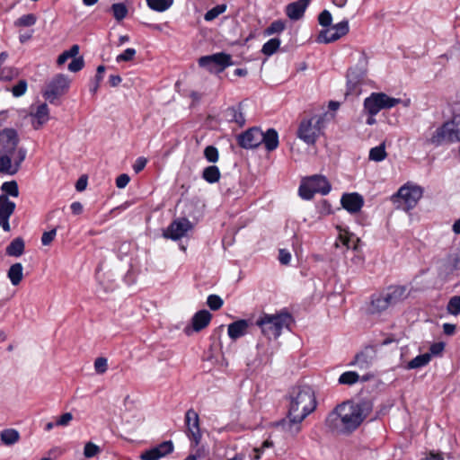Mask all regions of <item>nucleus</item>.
<instances>
[{
  "mask_svg": "<svg viewBox=\"0 0 460 460\" xmlns=\"http://www.w3.org/2000/svg\"><path fill=\"white\" fill-rule=\"evenodd\" d=\"M101 452L100 447L93 442H87L84 447V455L86 458H92Z\"/></svg>",
  "mask_w": 460,
  "mask_h": 460,
  "instance_id": "obj_51",
  "label": "nucleus"
},
{
  "mask_svg": "<svg viewBox=\"0 0 460 460\" xmlns=\"http://www.w3.org/2000/svg\"><path fill=\"white\" fill-rule=\"evenodd\" d=\"M223 304V299L217 295H209L207 298V305L213 311L220 309Z\"/></svg>",
  "mask_w": 460,
  "mask_h": 460,
  "instance_id": "obj_49",
  "label": "nucleus"
},
{
  "mask_svg": "<svg viewBox=\"0 0 460 460\" xmlns=\"http://www.w3.org/2000/svg\"><path fill=\"white\" fill-rule=\"evenodd\" d=\"M386 155L385 146L383 143L370 149L368 158L371 161L381 162L385 159Z\"/></svg>",
  "mask_w": 460,
  "mask_h": 460,
  "instance_id": "obj_37",
  "label": "nucleus"
},
{
  "mask_svg": "<svg viewBox=\"0 0 460 460\" xmlns=\"http://www.w3.org/2000/svg\"><path fill=\"white\" fill-rule=\"evenodd\" d=\"M250 326L249 320L240 319L230 323L227 327V334L233 341L244 336L247 333V330Z\"/></svg>",
  "mask_w": 460,
  "mask_h": 460,
  "instance_id": "obj_22",
  "label": "nucleus"
},
{
  "mask_svg": "<svg viewBox=\"0 0 460 460\" xmlns=\"http://www.w3.org/2000/svg\"><path fill=\"white\" fill-rule=\"evenodd\" d=\"M341 240H342V243L343 244L348 248V249H353V250H356L357 249V243L359 241V239L358 238H355L353 236L351 237H341Z\"/></svg>",
  "mask_w": 460,
  "mask_h": 460,
  "instance_id": "obj_64",
  "label": "nucleus"
},
{
  "mask_svg": "<svg viewBox=\"0 0 460 460\" xmlns=\"http://www.w3.org/2000/svg\"><path fill=\"white\" fill-rule=\"evenodd\" d=\"M292 323L293 317L286 310L273 314L264 313L256 320V325L260 327L262 335L269 340L278 339L283 329H289Z\"/></svg>",
  "mask_w": 460,
  "mask_h": 460,
  "instance_id": "obj_3",
  "label": "nucleus"
},
{
  "mask_svg": "<svg viewBox=\"0 0 460 460\" xmlns=\"http://www.w3.org/2000/svg\"><path fill=\"white\" fill-rule=\"evenodd\" d=\"M226 10V4H217L216 6H214L213 8H211L210 10H208L205 15H204V19L207 21V22H210V21H213L214 19H216L218 15H220L221 13H223Z\"/></svg>",
  "mask_w": 460,
  "mask_h": 460,
  "instance_id": "obj_47",
  "label": "nucleus"
},
{
  "mask_svg": "<svg viewBox=\"0 0 460 460\" xmlns=\"http://www.w3.org/2000/svg\"><path fill=\"white\" fill-rule=\"evenodd\" d=\"M444 349L445 343L443 341L434 342L430 345L429 352L428 354H430V358L432 356H439L442 354Z\"/></svg>",
  "mask_w": 460,
  "mask_h": 460,
  "instance_id": "obj_58",
  "label": "nucleus"
},
{
  "mask_svg": "<svg viewBox=\"0 0 460 460\" xmlns=\"http://www.w3.org/2000/svg\"><path fill=\"white\" fill-rule=\"evenodd\" d=\"M185 425L187 436L194 447H197L201 440L199 414L191 408L185 413Z\"/></svg>",
  "mask_w": 460,
  "mask_h": 460,
  "instance_id": "obj_12",
  "label": "nucleus"
},
{
  "mask_svg": "<svg viewBox=\"0 0 460 460\" xmlns=\"http://www.w3.org/2000/svg\"><path fill=\"white\" fill-rule=\"evenodd\" d=\"M383 291L392 306L401 303L410 295V290L406 285H391Z\"/></svg>",
  "mask_w": 460,
  "mask_h": 460,
  "instance_id": "obj_18",
  "label": "nucleus"
},
{
  "mask_svg": "<svg viewBox=\"0 0 460 460\" xmlns=\"http://www.w3.org/2000/svg\"><path fill=\"white\" fill-rule=\"evenodd\" d=\"M359 380V376L355 371H346L342 373L339 377V383L341 385H352Z\"/></svg>",
  "mask_w": 460,
  "mask_h": 460,
  "instance_id": "obj_39",
  "label": "nucleus"
},
{
  "mask_svg": "<svg viewBox=\"0 0 460 460\" xmlns=\"http://www.w3.org/2000/svg\"><path fill=\"white\" fill-rule=\"evenodd\" d=\"M84 66V60L83 57L75 58L68 65V70L73 73L79 72Z\"/></svg>",
  "mask_w": 460,
  "mask_h": 460,
  "instance_id": "obj_57",
  "label": "nucleus"
},
{
  "mask_svg": "<svg viewBox=\"0 0 460 460\" xmlns=\"http://www.w3.org/2000/svg\"><path fill=\"white\" fill-rule=\"evenodd\" d=\"M423 188L411 183H406L402 185L396 194L393 196V199H401L407 210L412 209L416 207L419 200L422 198Z\"/></svg>",
  "mask_w": 460,
  "mask_h": 460,
  "instance_id": "obj_8",
  "label": "nucleus"
},
{
  "mask_svg": "<svg viewBox=\"0 0 460 460\" xmlns=\"http://www.w3.org/2000/svg\"><path fill=\"white\" fill-rule=\"evenodd\" d=\"M212 318V314L206 309L198 311L191 319L192 328L195 332H200L206 328Z\"/></svg>",
  "mask_w": 460,
  "mask_h": 460,
  "instance_id": "obj_24",
  "label": "nucleus"
},
{
  "mask_svg": "<svg viewBox=\"0 0 460 460\" xmlns=\"http://www.w3.org/2000/svg\"><path fill=\"white\" fill-rule=\"evenodd\" d=\"M198 63L210 73H221L233 65L231 55L225 52L200 57Z\"/></svg>",
  "mask_w": 460,
  "mask_h": 460,
  "instance_id": "obj_7",
  "label": "nucleus"
},
{
  "mask_svg": "<svg viewBox=\"0 0 460 460\" xmlns=\"http://www.w3.org/2000/svg\"><path fill=\"white\" fill-rule=\"evenodd\" d=\"M373 403L369 400L346 401L338 404L326 417V428L337 434L354 432L369 416Z\"/></svg>",
  "mask_w": 460,
  "mask_h": 460,
  "instance_id": "obj_1",
  "label": "nucleus"
},
{
  "mask_svg": "<svg viewBox=\"0 0 460 460\" xmlns=\"http://www.w3.org/2000/svg\"><path fill=\"white\" fill-rule=\"evenodd\" d=\"M376 351L372 347H367L355 355L354 360L349 366H357L360 369L369 368L376 359Z\"/></svg>",
  "mask_w": 460,
  "mask_h": 460,
  "instance_id": "obj_19",
  "label": "nucleus"
},
{
  "mask_svg": "<svg viewBox=\"0 0 460 460\" xmlns=\"http://www.w3.org/2000/svg\"><path fill=\"white\" fill-rule=\"evenodd\" d=\"M31 116L34 119L32 121L33 128L39 129L49 119V111L46 103L40 104L34 112L31 113Z\"/></svg>",
  "mask_w": 460,
  "mask_h": 460,
  "instance_id": "obj_23",
  "label": "nucleus"
},
{
  "mask_svg": "<svg viewBox=\"0 0 460 460\" xmlns=\"http://www.w3.org/2000/svg\"><path fill=\"white\" fill-rule=\"evenodd\" d=\"M108 369V360L106 358L99 357L94 361V370L97 374H104Z\"/></svg>",
  "mask_w": 460,
  "mask_h": 460,
  "instance_id": "obj_55",
  "label": "nucleus"
},
{
  "mask_svg": "<svg viewBox=\"0 0 460 460\" xmlns=\"http://www.w3.org/2000/svg\"><path fill=\"white\" fill-rule=\"evenodd\" d=\"M69 86L68 78L63 74H58L47 84L46 90L43 92V97L53 103L59 96H61Z\"/></svg>",
  "mask_w": 460,
  "mask_h": 460,
  "instance_id": "obj_10",
  "label": "nucleus"
},
{
  "mask_svg": "<svg viewBox=\"0 0 460 460\" xmlns=\"http://www.w3.org/2000/svg\"><path fill=\"white\" fill-rule=\"evenodd\" d=\"M1 190L3 192H4V195H6L7 197H8V195L14 197V198L19 196V188H18V184L15 181H10L4 182L2 184Z\"/></svg>",
  "mask_w": 460,
  "mask_h": 460,
  "instance_id": "obj_41",
  "label": "nucleus"
},
{
  "mask_svg": "<svg viewBox=\"0 0 460 460\" xmlns=\"http://www.w3.org/2000/svg\"><path fill=\"white\" fill-rule=\"evenodd\" d=\"M113 16L117 21L123 20L128 14L127 6L123 3H116L111 5Z\"/></svg>",
  "mask_w": 460,
  "mask_h": 460,
  "instance_id": "obj_43",
  "label": "nucleus"
},
{
  "mask_svg": "<svg viewBox=\"0 0 460 460\" xmlns=\"http://www.w3.org/2000/svg\"><path fill=\"white\" fill-rule=\"evenodd\" d=\"M261 130L252 127L237 137L238 145L244 149H253L261 144Z\"/></svg>",
  "mask_w": 460,
  "mask_h": 460,
  "instance_id": "obj_15",
  "label": "nucleus"
},
{
  "mask_svg": "<svg viewBox=\"0 0 460 460\" xmlns=\"http://www.w3.org/2000/svg\"><path fill=\"white\" fill-rule=\"evenodd\" d=\"M390 306L392 305L388 302L386 295L384 291H381L371 296L368 311L372 314H380L388 309Z\"/></svg>",
  "mask_w": 460,
  "mask_h": 460,
  "instance_id": "obj_20",
  "label": "nucleus"
},
{
  "mask_svg": "<svg viewBox=\"0 0 460 460\" xmlns=\"http://www.w3.org/2000/svg\"><path fill=\"white\" fill-rule=\"evenodd\" d=\"M37 22V17L34 13H27L22 15L14 22L15 27H31Z\"/></svg>",
  "mask_w": 460,
  "mask_h": 460,
  "instance_id": "obj_38",
  "label": "nucleus"
},
{
  "mask_svg": "<svg viewBox=\"0 0 460 460\" xmlns=\"http://www.w3.org/2000/svg\"><path fill=\"white\" fill-rule=\"evenodd\" d=\"M24 249V240L22 237H16L7 245L5 252L8 256L20 257L23 254Z\"/></svg>",
  "mask_w": 460,
  "mask_h": 460,
  "instance_id": "obj_28",
  "label": "nucleus"
},
{
  "mask_svg": "<svg viewBox=\"0 0 460 460\" xmlns=\"http://www.w3.org/2000/svg\"><path fill=\"white\" fill-rule=\"evenodd\" d=\"M22 270L23 267L20 262H16L9 268L7 276L13 286H17L21 283L23 276Z\"/></svg>",
  "mask_w": 460,
  "mask_h": 460,
  "instance_id": "obj_31",
  "label": "nucleus"
},
{
  "mask_svg": "<svg viewBox=\"0 0 460 460\" xmlns=\"http://www.w3.org/2000/svg\"><path fill=\"white\" fill-rule=\"evenodd\" d=\"M281 40L279 38H272L265 42L261 48V53L267 57L272 56L277 52Z\"/></svg>",
  "mask_w": 460,
  "mask_h": 460,
  "instance_id": "obj_35",
  "label": "nucleus"
},
{
  "mask_svg": "<svg viewBox=\"0 0 460 460\" xmlns=\"http://www.w3.org/2000/svg\"><path fill=\"white\" fill-rule=\"evenodd\" d=\"M130 181V177L127 173L119 175L116 179V186L119 189L125 188Z\"/></svg>",
  "mask_w": 460,
  "mask_h": 460,
  "instance_id": "obj_63",
  "label": "nucleus"
},
{
  "mask_svg": "<svg viewBox=\"0 0 460 460\" xmlns=\"http://www.w3.org/2000/svg\"><path fill=\"white\" fill-rule=\"evenodd\" d=\"M202 179L209 184L217 182L220 180V170L217 165H209L203 169Z\"/></svg>",
  "mask_w": 460,
  "mask_h": 460,
  "instance_id": "obj_29",
  "label": "nucleus"
},
{
  "mask_svg": "<svg viewBox=\"0 0 460 460\" xmlns=\"http://www.w3.org/2000/svg\"><path fill=\"white\" fill-rule=\"evenodd\" d=\"M147 164V159L144 156H139L136 159L134 164H133V170L136 173H139L141 171L144 170Z\"/></svg>",
  "mask_w": 460,
  "mask_h": 460,
  "instance_id": "obj_60",
  "label": "nucleus"
},
{
  "mask_svg": "<svg viewBox=\"0 0 460 460\" xmlns=\"http://www.w3.org/2000/svg\"><path fill=\"white\" fill-rule=\"evenodd\" d=\"M136 53L137 51L135 49L128 48L125 49L121 54L117 56L116 61L118 63L131 61L134 58Z\"/></svg>",
  "mask_w": 460,
  "mask_h": 460,
  "instance_id": "obj_52",
  "label": "nucleus"
},
{
  "mask_svg": "<svg viewBox=\"0 0 460 460\" xmlns=\"http://www.w3.org/2000/svg\"><path fill=\"white\" fill-rule=\"evenodd\" d=\"M291 254L286 249H280L279 252V261L283 265H288L290 262Z\"/></svg>",
  "mask_w": 460,
  "mask_h": 460,
  "instance_id": "obj_62",
  "label": "nucleus"
},
{
  "mask_svg": "<svg viewBox=\"0 0 460 460\" xmlns=\"http://www.w3.org/2000/svg\"><path fill=\"white\" fill-rule=\"evenodd\" d=\"M288 420L283 419L277 422L283 430L292 435L300 431L299 424L316 408L314 390L309 385H297L289 393Z\"/></svg>",
  "mask_w": 460,
  "mask_h": 460,
  "instance_id": "obj_2",
  "label": "nucleus"
},
{
  "mask_svg": "<svg viewBox=\"0 0 460 460\" xmlns=\"http://www.w3.org/2000/svg\"><path fill=\"white\" fill-rule=\"evenodd\" d=\"M15 203L6 195H0V218L10 217L15 210Z\"/></svg>",
  "mask_w": 460,
  "mask_h": 460,
  "instance_id": "obj_30",
  "label": "nucleus"
},
{
  "mask_svg": "<svg viewBox=\"0 0 460 460\" xmlns=\"http://www.w3.org/2000/svg\"><path fill=\"white\" fill-rule=\"evenodd\" d=\"M225 116L229 122H234L239 127H243L246 121L243 113L242 103L228 107L225 111Z\"/></svg>",
  "mask_w": 460,
  "mask_h": 460,
  "instance_id": "obj_26",
  "label": "nucleus"
},
{
  "mask_svg": "<svg viewBox=\"0 0 460 460\" xmlns=\"http://www.w3.org/2000/svg\"><path fill=\"white\" fill-rule=\"evenodd\" d=\"M261 144H264V146L267 151L271 152L279 146V134L274 128H268L265 132L261 131Z\"/></svg>",
  "mask_w": 460,
  "mask_h": 460,
  "instance_id": "obj_27",
  "label": "nucleus"
},
{
  "mask_svg": "<svg viewBox=\"0 0 460 460\" xmlns=\"http://www.w3.org/2000/svg\"><path fill=\"white\" fill-rule=\"evenodd\" d=\"M28 84L24 79L20 80L11 90L13 97H21L27 91Z\"/></svg>",
  "mask_w": 460,
  "mask_h": 460,
  "instance_id": "obj_50",
  "label": "nucleus"
},
{
  "mask_svg": "<svg viewBox=\"0 0 460 460\" xmlns=\"http://www.w3.org/2000/svg\"><path fill=\"white\" fill-rule=\"evenodd\" d=\"M105 71V66L103 65H100L97 69H96V75L94 76V84L93 85L90 86V92L93 93V94H95L99 89V86H100V83L102 82V78H103V75L102 74L104 73Z\"/></svg>",
  "mask_w": 460,
  "mask_h": 460,
  "instance_id": "obj_48",
  "label": "nucleus"
},
{
  "mask_svg": "<svg viewBox=\"0 0 460 460\" xmlns=\"http://www.w3.org/2000/svg\"><path fill=\"white\" fill-rule=\"evenodd\" d=\"M19 438V432L13 429H7L0 433V439L5 445H13Z\"/></svg>",
  "mask_w": 460,
  "mask_h": 460,
  "instance_id": "obj_34",
  "label": "nucleus"
},
{
  "mask_svg": "<svg viewBox=\"0 0 460 460\" xmlns=\"http://www.w3.org/2000/svg\"><path fill=\"white\" fill-rule=\"evenodd\" d=\"M173 443L171 440L164 441L159 445L144 451L140 455L142 460H159L173 451Z\"/></svg>",
  "mask_w": 460,
  "mask_h": 460,
  "instance_id": "obj_16",
  "label": "nucleus"
},
{
  "mask_svg": "<svg viewBox=\"0 0 460 460\" xmlns=\"http://www.w3.org/2000/svg\"><path fill=\"white\" fill-rule=\"evenodd\" d=\"M333 33L334 31L332 28L322 30L317 36V42L325 44L333 42L334 40H328Z\"/></svg>",
  "mask_w": 460,
  "mask_h": 460,
  "instance_id": "obj_56",
  "label": "nucleus"
},
{
  "mask_svg": "<svg viewBox=\"0 0 460 460\" xmlns=\"http://www.w3.org/2000/svg\"><path fill=\"white\" fill-rule=\"evenodd\" d=\"M367 57L362 53L358 64L347 72V85L349 91H355L367 75Z\"/></svg>",
  "mask_w": 460,
  "mask_h": 460,
  "instance_id": "obj_11",
  "label": "nucleus"
},
{
  "mask_svg": "<svg viewBox=\"0 0 460 460\" xmlns=\"http://www.w3.org/2000/svg\"><path fill=\"white\" fill-rule=\"evenodd\" d=\"M332 22V13L328 10H323L318 16V22L321 26L329 28Z\"/></svg>",
  "mask_w": 460,
  "mask_h": 460,
  "instance_id": "obj_54",
  "label": "nucleus"
},
{
  "mask_svg": "<svg viewBox=\"0 0 460 460\" xmlns=\"http://www.w3.org/2000/svg\"><path fill=\"white\" fill-rule=\"evenodd\" d=\"M310 3V0H297L290 3L286 7V14L293 21H297L304 16V13Z\"/></svg>",
  "mask_w": 460,
  "mask_h": 460,
  "instance_id": "obj_21",
  "label": "nucleus"
},
{
  "mask_svg": "<svg viewBox=\"0 0 460 460\" xmlns=\"http://www.w3.org/2000/svg\"><path fill=\"white\" fill-rule=\"evenodd\" d=\"M79 46L75 44L73 45L68 50L64 51L61 53L57 60L58 65H63L66 63V61L70 58H75L79 53Z\"/></svg>",
  "mask_w": 460,
  "mask_h": 460,
  "instance_id": "obj_40",
  "label": "nucleus"
},
{
  "mask_svg": "<svg viewBox=\"0 0 460 460\" xmlns=\"http://www.w3.org/2000/svg\"><path fill=\"white\" fill-rule=\"evenodd\" d=\"M299 196L305 200H310L314 198L315 192L312 188L311 184L307 181L305 183H302L298 189Z\"/></svg>",
  "mask_w": 460,
  "mask_h": 460,
  "instance_id": "obj_44",
  "label": "nucleus"
},
{
  "mask_svg": "<svg viewBox=\"0 0 460 460\" xmlns=\"http://www.w3.org/2000/svg\"><path fill=\"white\" fill-rule=\"evenodd\" d=\"M57 234V229L53 228L50 231L44 232L41 236V243L42 245H49L52 241L55 239Z\"/></svg>",
  "mask_w": 460,
  "mask_h": 460,
  "instance_id": "obj_59",
  "label": "nucleus"
},
{
  "mask_svg": "<svg viewBox=\"0 0 460 460\" xmlns=\"http://www.w3.org/2000/svg\"><path fill=\"white\" fill-rule=\"evenodd\" d=\"M341 204L350 214L359 212L364 206V199L358 192L344 193L341 199Z\"/></svg>",
  "mask_w": 460,
  "mask_h": 460,
  "instance_id": "obj_17",
  "label": "nucleus"
},
{
  "mask_svg": "<svg viewBox=\"0 0 460 460\" xmlns=\"http://www.w3.org/2000/svg\"><path fill=\"white\" fill-rule=\"evenodd\" d=\"M428 142L435 146H439L445 143L460 142V131L457 124L453 120L444 122L435 130Z\"/></svg>",
  "mask_w": 460,
  "mask_h": 460,
  "instance_id": "obj_6",
  "label": "nucleus"
},
{
  "mask_svg": "<svg viewBox=\"0 0 460 460\" xmlns=\"http://www.w3.org/2000/svg\"><path fill=\"white\" fill-rule=\"evenodd\" d=\"M18 134L13 128H4L0 131V153L14 155L18 150Z\"/></svg>",
  "mask_w": 460,
  "mask_h": 460,
  "instance_id": "obj_13",
  "label": "nucleus"
},
{
  "mask_svg": "<svg viewBox=\"0 0 460 460\" xmlns=\"http://www.w3.org/2000/svg\"><path fill=\"white\" fill-rule=\"evenodd\" d=\"M401 102V99L390 97L385 93H372L364 100L363 111L367 115H376L381 110L391 109Z\"/></svg>",
  "mask_w": 460,
  "mask_h": 460,
  "instance_id": "obj_5",
  "label": "nucleus"
},
{
  "mask_svg": "<svg viewBox=\"0 0 460 460\" xmlns=\"http://www.w3.org/2000/svg\"><path fill=\"white\" fill-rule=\"evenodd\" d=\"M73 420V415L70 412H66L62 414L57 420L56 426H67L69 422Z\"/></svg>",
  "mask_w": 460,
  "mask_h": 460,
  "instance_id": "obj_61",
  "label": "nucleus"
},
{
  "mask_svg": "<svg viewBox=\"0 0 460 460\" xmlns=\"http://www.w3.org/2000/svg\"><path fill=\"white\" fill-rule=\"evenodd\" d=\"M13 155L0 153V173L14 175L21 168V164L25 160L27 150L24 147L18 148L13 162Z\"/></svg>",
  "mask_w": 460,
  "mask_h": 460,
  "instance_id": "obj_9",
  "label": "nucleus"
},
{
  "mask_svg": "<svg viewBox=\"0 0 460 460\" xmlns=\"http://www.w3.org/2000/svg\"><path fill=\"white\" fill-rule=\"evenodd\" d=\"M447 310L452 315L460 314V296H454L449 299Z\"/></svg>",
  "mask_w": 460,
  "mask_h": 460,
  "instance_id": "obj_46",
  "label": "nucleus"
},
{
  "mask_svg": "<svg viewBox=\"0 0 460 460\" xmlns=\"http://www.w3.org/2000/svg\"><path fill=\"white\" fill-rule=\"evenodd\" d=\"M447 268L449 271L460 270V258L456 254H450L447 258Z\"/></svg>",
  "mask_w": 460,
  "mask_h": 460,
  "instance_id": "obj_53",
  "label": "nucleus"
},
{
  "mask_svg": "<svg viewBox=\"0 0 460 460\" xmlns=\"http://www.w3.org/2000/svg\"><path fill=\"white\" fill-rule=\"evenodd\" d=\"M315 193L327 195L331 191V184L326 177L322 175H313L307 180Z\"/></svg>",
  "mask_w": 460,
  "mask_h": 460,
  "instance_id": "obj_25",
  "label": "nucleus"
},
{
  "mask_svg": "<svg viewBox=\"0 0 460 460\" xmlns=\"http://www.w3.org/2000/svg\"><path fill=\"white\" fill-rule=\"evenodd\" d=\"M323 116L303 119L297 129V137L307 145H314L317 138L323 134Z\"/></svg>",
  "mask_w": 460,
  "mask_h": 460,
  "instance_id": "obj_4",
  "label": "nucleus"
},
{
  "mask_svg": "<svg viewBox=\"0 0 460 460\" xmlns=\"http://www.w3.org/2000/svg\"><path fill=\"white\" fill-rule=\"evenodd\" d=\"M430 361V354L424 353L418 355L411 361L408 362L407 368L408 369H415L425 367Z\"/></svg>",
  "mask_w": 460,
  "mask_h": 460,
  "instance_id": "obj_36",
  "label": "nucleus"
},
{
  "mask_svg": "<svg viewBox=\"0 0 460 460\" xmlns=\"http://www.w3.org/2000/svg\"><path fill=\"white\" fill-rule=\"evenodd\" d=\"M331 28L334 31V33L328 40H338L339 39H341L342 36H345L349 32V21L343 20L334 24Z\"/></svg>",
  "mask_w": 460,
  "mask_h": 460,
  "instance_id": "obj_32",
  "label": "nucleus"
},
{
  "mask_svg": "<svg viewBox=\"0 0 460 460\" xmlns=\"http://www.w3.org/2000/svg\"><path fill=\"white\" fill-rule=\"evenodd\" d=\"M204 157L208 163L215 164L219 159V153L216 146H208L204 149Z\"/></svg>",
  "mask_w": 460,
  "mask_h": 460,
  "instance_id": "obj_45",
  "label": "nucleus"
},
{
  "mask_svg": "<svg viewBox=\"0 0 460 460\" xmlns=\"http://www.w3.org/2000/svg\"><path fill=\"white\" fill-rule=\"evenodd\" d=\"M286 24L281 20L274 21L270 23L269 27H267L264 31V34L266 36H270L276 33H280L285 30Z\"/></svg>",
  "mask_w": 460,
  "mask_h": 460,
  "instance_id": "obj_42",
  "label": "nucleus"
},
{
  "mask_svg": "<svg viewBox=\"0 0 460 460\" xmlns=\"http://www.w3.org/2000/svg\"><path fill=\"white\" fill-rule=\"evenodd\" d=\"M147 6L155 12L163 13L168 10L172 4L173 0H146Z\"/></svg>",
  "mask_w": 460,
  "mask_h": 460,
  "instance_id": "obj_33",
  "label": "nucleus"
},
{
  "mask_svg": "<svg viewBox=\"0 0 460 460\" xmlns=\"http://www.w3.org/2000/svg\"><path fill=\"white\" fill-rule=\"evenodd\" d=\"M191 228L192 224L190 220L186 217H181L172 221L164 232V235L166 238L176 241L183 237Z\"/></svg>",
  "mask_w": 460,
  "mask_h": 460,
  "instance_id": "obj_14",
  "label": "nucleus"
}]
</instances>
